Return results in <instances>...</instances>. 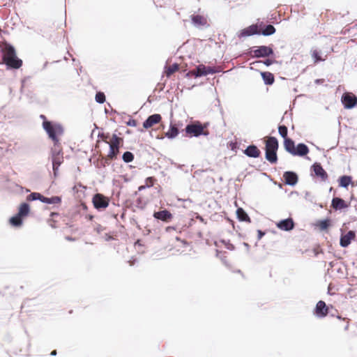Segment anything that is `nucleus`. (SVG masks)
Returning a JSON list of instances; mask_svg holds the SVG:
<instances>
[{
    "label": "nucleus",
    "instance_id": "nucleus-18",
    "mask_svg": "<svg viewBox=\"0 0 357 357\" xmlns=\"http://www.w3.org/2000/svg\"><path fill=\"white\" fill-rule=\"evenodd\" d=\"M283 178L285 183L289 185H294L298 182V176L293 172H285Z\"/></svg>",
    "mask_w": 357,
    "mask_h": 357
},
{
    "label": "nucleus",
    "instance_id": "nucleus-17",
    "mask_svg": "<svg viewBox=\"0 0 357 357\" xmlns=\"http://www.w3.org/2000/svg\"><path fill=\"white\" fill-rule=\"evenodd\" d=\"M349 206V203H347L344 199L339 197H334L331 202V207L335 210H342Z\"/></svg>",
    "mask_w": 357,
    "mask_h": 357
},
{
    "label": "nucleus",
    "instance_id": "nucleus-29",
    "mask_svg": "<svg viewBox=\"0 0 357 357\" xmlns=\"http://www.w3.org/2000/svg\"><path fill=\"white\" fill-rule=\"evenodd\" d=\"M275 32V27L271 24H268V25L264 27V29H261L260 34H262L264 36H271V35L273 34Z\"/></svg>",
    "mask_w": 357,
    "mask_h": 357
},
{
    "label": "nucleus",
    "instance_id": "nucleus-9",
    "mask_svg": "<svg viewBox=\"0 0 357 357\" xmlns=\"http://www.w3.org/2000/svg\"><path fill=\"white\" fill-rule=\"evenodd\" d=\"M53 171L54 174H56L59 166L63 162V152L61 149L58 151H54L52 155Z\"/></svg>",
    "mask_w": 357,
    "mask_h": 357
},
{
    "label": "nucleus",
    "instance_id": "nucleus-14",
    "mask_svg": "<svg viewBox=\"0 0 357 357\" xmlns=\"http://www.w3.org/2000/svg\"><path fill=\"white\" fill-rule=\"evenodd\" d=\"M162 120V116L159 114H155L149 116L147 119L143 123V127L145 129H149L155 124L159 123Z\"/></svg>",
    "mask_w": 357,
    "mask_h": 357
},
{
    "label": "nucleus",
    "instance_id": "nucleus-40",
    "mask_svg": "<svg viewBox=\"0 0 357 357\" xmlns=\"http://www.w3.org/2000/svg\"><path fill=\"white\" fill-rule=\"evenodd\" d=\"M196 75H197V70H196V68H195V69H194V70H192L189 71V72L187 73L186 76H187V77H192V76H193V77H196Z\"/></svg>",
    "mask_w": 357,
    "mask_h": 357
},
{
    "label": "nucleus",
    "instance_id": "nucleus-45",
    "mask_svg": "<svg viewBox=\"0 0 357 357\" xmlns=\"http://www.w3.org/2000/svg\"><path fill=\"white\" fill-rule=\"evenodd\" d=\"M40 119H42L43 120V121H46V117H45V115L41 114V115L40 116Z\"/></svg>",
    "mask_w": 357,
    "mask_h": 357
},
{
    "label": "nucleus",
    "instance_id": "nucleus-37",
    "mask_svg": "<svg viewBox=\"0 0 357 357\" xmlns=\"http://www.w3.org/2000/svg\"><path fill=\"white\" fill-rule=\"evenodd\" d=\"M41 198V194L38 192H32L27 196L28 201L40 200Z\"/></svg>",
    "mask_w": 357,
    "mask_h": 357
},
{
    "label": "nucleus",
    "instance_id": "nucleus-5",
    "mask_svg": "<svg viewBox=\"0 0 357 357\" xmlns=\"http://www.w3.org/2000/svg\"><path fill=\"white\" fill-rule=\"evenodd\" d=\"M207 127L208 123L202 124L199 121H195L191 124H188L185 127V130L189 137L207 136L209 134Z\"/></svg>",
    "mask_w": 357,
    "mask_h": 357
},
{
    "label": "nucleus",
    "instance_id": "nucleus-6",
    "mask_svg": "<svg viewBox=\"0 0 357 357\" xmlns=\"http://www.w3.org/2000/svg\"><path fill=\"white\" fill-rule=\"evenodd\" d=\"M284 149L293 155L305 156L309 153V149L305 144L300 143L295 147L293 140H287Z\"/></svg>",
    "mask_w": 357,
    "mask_h": 357
},
{
    "label": "nucleus",
    "instance_id": "nucleus-1",
    "mask_svg": "<svg viewBox=\"0 0 357 357\" xmlns=\"http://www.w3.org/2000/svg\"><path fill=\"white\" fill-rule=\"evenodd\" d=\"M2 63L6 65L9 69H19L22 66V60L17 56L15 48L10 44L5 43L1 49Z\"/></svg>",
    "mask_w": 357,
    "mask_h": 357
},
{
    "label": "nucleus",
    "instance_id": "nucleus-22",
    "mask_svg": "<svg viewBox=\"0 0 357 357\" xmlns=\"http://www.w3.org/2000/svg\"><path fill=\"white\" fill-rule=\"evenodd\" d=\"M191 20L195 26H205L207 24L206 18L200 15H191Z\"/></svg>",
    "mask_w": 357,
    "mask_h": 357
},
{
    "label": "nucleus",
    "instance_id": "nucleus-2",
    "mask_svg": "<svg viewBox=\"0 0 357 357\" xmlns=\"http://www.w3.org/2000/svg\"><path fill=\"white\" fill-rule=\"evenodd\" d=\"M265 157L271 164L278 162L277 151L279 147L278 141L275 137H266L264 139Z\"/></svg>",
    "mask_w": 357,
    "mask_h": 357
},
{
    "label": "nucleus",
    "instance_id": "nucleus-8",
    "mask_svg": "<svg viewBox=\"0 0 357 357\" xmlns=\"http://www.w3.org/2000/svg\"><path fill=\"white\" fill-rule=\"evenodd\" d=\"M92 202L94 207L98 210L106 208L109 205V199L99 193L93 196Z\"/></svg>",
    "mask_w": 357,
    "mask_h": 357
},
{
    "label": "nucleus",
    "instance_id": "nucleus-23",
    "mask_svg": "<svg viewBox=\"0 0 357 357\" xmlns=\"http://www.w3.org/2000/svg\"><path fill=\"white\" fill-rule=\"evenodd\" d=\"M262 79L266 84L271 85L275 81L273 75L270 72H262L261 73Z\"/></svg>",
    "mask_w": 357,
    "mask_h": 357
},
{
    "label": "nucleus",
    "instance_id": "nucleus-15",
    "mask_svg": "<svg viewBox=\"0 0 357 357\" xmlns=\"http://www.w3.org/2000/svg\"><path fill=\"white\" fill-rule=\"evenodd\" d=\"M278 229L283 231H290L294 227V222L292 218H289L285 220H282L276 224Z\"/></svg>",
    "mask_w": 357,
    "mask_h": 357
},
{
    "label": "nucleus",
    "instance_id": "nucleus-13",
    "mask_svg": "<svg viewBox=\"0 0 357 357\" xmlns=\"http://www.w3.org/2000/svg\"><path fill=\"white\" fill-rule=\"evenodd\" d=\"M197 75L196 77L205 76L209 74H214L218 72V70L211 66H206L203 64L199 65L197 68Z\"/></svg>",
    "mask_w": 357,
    "mask_h": 357
},
{
    "label": "nucleus",
    "instance_id": "nucleus-26",
    "mask_svg": "<svg viewBox=\"0 0 357 357\" xmlns=\"http://www.w3.org/2000/svg\"><path fill=\"white\" fill-rule=\"evenodd\" d=\"M179 70V65L178 63H174L169 66L165 67V74L167 77H170L172 74Z\"/></svg>",
    "mask_w": 357,
    "mask_h": 357
},
{
    "label": "nucleus",
    "instance_id": "nucleus-44",
    "mask_svg": "<svg viewBox=\"0 0 357 357\" xmlns=\"http://www.w3.org/2000/svg\"><path fill=\"white\" fill-rule=\"evenodd\" d=\"M258 234H259V238H261L262 237V236L264 235V233L262 232L261 231L259 230L258 231Z\"/></svg>",
    "mask_w": 357,
    "mask_h": 357
},
{
    "label": "nucleus",
    "instance_id": "nucleus-35",
    "mask_svg": "<svg viewBox=\"0 0 357 357\" xmlns=\"http://www.w3.org/2000/svg\"><path fill=\"white\" fill-rule=\"evenodd\" d=\"M122 158L125 162H130L134 160V155L130 151H126L123 153Z\"/></svg>",
    "mask_w": 357,
    "mask_h": 357
},
{
    "label": "nucleus",
    "instance_id": "nucleus-33",
    "mask_svg": "<svg viewBox=\"0 0 357 357\" xmlns=\"http://www.w3.org/2000/svg\"><path fill=\"white\" fill-rule=\"evenodd\" d=\"M22 216L17 214L16 215L12 217L10 219V222L13 226H16V227L20 226L22 225Z\"/></svg>",
    "mask_w": 357,
    "mask_h": 357
},
{
    "label": "nucleus",
    "instance_id": "nucleus-38",
    "mask_svg": "<svg viewBox=\"0 0 357 357\" xmlns=\"http://www.w3.org/2000/svg\"><path fill=\"white\" fill-rule=\"evenodd\" d=\"M61 202V199L60 197L54 196L50 198H48L47 204H59Z\"/></svg>",
    "mask_w": 357,
    "mask_h": 357
},
{
    "label": "nucleus",
    "instance_id": "nucleus-42",
    "mask_svg": "<svg viewBox=\"0 0 357 357\" xmlns=\"http://www.w3.org/2000/svg\"><path fill=\"white\" fill-rule=\"evenodd\" d=\"M40 201H41L43 203L47 204L48 197H44L43 195H41V198H40Z\"/></svg>",
    "mask_w": 357,
    "mask_h": 357
},
{
    "label": "nucleus",
    "instance_id": "nucleus-39",
    "mask_svg": "<svg viewBox=\"0 0 357 357\" xmlns=\"http://www.w3.org/2000/svg\"><path fill=\"white\" fill-rule=\"evenodd\" d=\"M312 57L314 59V63H317L319 61H324V59L321 57V56L319 55V53L317 50H314L312 52Z\"/></svg>",
    "mask_w": 357,
    "mask_h": 357
},
{
    "label": "nucleus",
    "instance_id": "nucleus-32",
    "mask_svg": "<svg viewBox=\"0 0 357 357\" xmlns=\"http://www.w3.org/2000/svg\"><path fill=\"white\" fill-rule=\"evenodd\" d=\"M351 182V178L348 176H342L340 177L339 183L342 187L347 188Z\"/></svg>",
    "mask_w": 357,
    "mask_h": 357
},
{
    "label": "nucleus",
    "instance_id": "nucleus-3",
    "mask_svg": "<svg viewBox=\"0 0 357 357\" xmlns=\"http://www.w3.org/2000/svg\"><path fill=\"white\" fill-rule=\"evenodd\" d=\"M100 137L105 143L109 145V151L106 158L110 160L115 159L119 153V146L123 142V138L118 137L116 134L112 136L109 141L107 140L108 136L104 134H102Z\"/></svg>",
    "mask_w": 357,
    "mask_h": 357
},
{
    "label": "nucleus",
    "instance_id": "nucleus-48",
    "mask_svg": "<svg viewBox=\"0 0 357 357\" xmlns=\"http://www.w3.org/2000/svg\"><path fill=\"white\" fill-rule=\"evenodd\" d=\"M135 244L140 245L139 240H138V241L135 243Z\"/></svg>",
    "mask_w": 357,
    "mask_h": 357
},
{
    "label": "nucleus",
    "instance_id": "nucleus-41",
    "mask_svg": "<svg viewBox=\"0 0 357 357\" xmlns=\"http://www.w3.org/2000/svg\"><path fill=\"white\" fill-rule=\"evenodd\" d=\"M275 62V60L273 59H266L265 61H264V63L266 66H270L273 64Z\"/></svg>",
    "mask_w": 357,
    "mask_h": 357
},
{
    "label": "nucleus",
    "instance_id": "nucleus-4",
    "mask_svg": "<svg viewBox=\"0 0 357 357\" xmlns=\"http://www.w3.org/2000/svg\"><path fill=\"white\" fill-rule=\"evenodd\" d=\"M43 127L48 134L49 137L54 142V146L56 147L59 142L58 136L61 135L63 132L62 126L58 123H52L50 121H45L43 123Z\"/></svg>",
    "mask_w": 357,
    "mask_h": 357
},
{
    "label": "nucleus",
    "instance_id": "nucleus-11",
    "mask_svg": "<svg viewBox=\"0 0 357 357\" xmlns=\"http://www.w3.org/2000/svg\"><path fill=\"white\" fill-rule=\"evenodd\" d=\"M342 102L345 108L351 109L357 104V98L349 93H344L342 97Z\"/></svg>",
    "mask_w": 357,
    "mask_h": 357
},
{
    "label": "nucleus",
    "instance_id": "nucleus-16",
    "mask_svg": "<svg viewBox=\"0 0 357 357\" xmlns=\"http://www.w3.org/2000/svg\"><path fill=\"white\" fill-rule=\"evenodd\" d=\"M356 238V233L354 231H349L346 234H342L340 238V244L342 247H347Z\"/></svg>",
    "mask_w": 357,
    "mask_h": 357
},
{
    "label": "nucleus",
    "instance_id": "nucleus-47",
    "mask_svg": "<svg viewBox=\"0 0 357 357\" xmlns=\"http://www.w3.org/2000/svg\"><path fill=\"white\" fill-rule=\"evenodd\" d=\"M66 239L68 241H73L74 240L73 238L69 237V236L66 237Z\"/></svg>",
    "mask_w": 357,
    "mask_h": 357
},
{
    "label": "nucleus",
    "instance_id": "nucleus-21",
    "mask_svg": "<svg viewBox=\"0 0 357 357\" xmlns=\"http://www.w3.org/2000/svg\"><path fill=\"white\" fill-rule=\"evenodd\" d=\"M244 153L250 158H258L261 151L255 145H250L244 151Z\"/></svg>",
    "mask_w": 357,
    "mask_h": 357
},
{
    "label": "nucleus",
    "instance_id": "nucleus-43",
    "mask_svg": "<svg viewBox=\"0 0 357 357\" xmlns=\"http://www.w3.org/2000/svg\"><path fill=\"white\" fill-rule=\"evenodd\" d=\"M136 121L135 120H132V121H130L128 123V125L130 126H136Z\"/></svg>",
    "mask_w": 357,
    "mask_h": 357
},
{
    "label": "nucleus",
    "instance_id": "nucleus-34",
    "mask_svg": "<svg viewBox=\"0 0 357 357\" xmlns=\"http://www.w3.org/2000/svg\"><path fill=\"white\" fill-rule=\"evenodd\" d=\"M317 226L321 230H326L330 226L329 220H320L317 222Z\"/></svg>",
    "mask_w": 357,
    "mask_h": 357
},
{
    "label": "nucleus",
    "instance_id": "nucleus-31",
    "mask_svg": "<svg viewBox=\"0 0 357 357\" xmlns=\"http://www.w3.org/2000/svg\"><path fill=\"white\" fill-rule=\"evenodd\" d=\"M29 212V206L26 203H23L20 206L18 215L22 217L26 216Z\"/></svg>",
    "mask_w": 357,
    "mask_h": 357
},
{
    "label": "nucleus",
    "instance_id": "nucleus-46",
    "mask_svg": "<svg viewBox=\"0 0 357 357\" xmlns=\"http://www.w3.org/2000/svg\"><path fill=\"white\" fill-rule=\"evenodd\" d=\"M50 354L52 356H56V350L52 351Z\"/></svg>",
    "mask_w": 357,
    "mask_h": 357
},
{
    "label": "nucleus",
    "instance_id": "nucleus-25",
    "mask_svg": "<svg viewBox=\"0 0 357 357\" xmlns=\"http://www.w3.org/2000/svg\"><path fill=\"white\" fill-rule=\"evenodd\" d=\"M278 132L281 135V137L284 138V147L285 148V143L287 142V140H292L291 139H290L287 137V132H288L287 127L284 125L279 126Z\"/></svg>",
    "mask_w": 357,
    "mask_h": 357
},
{
    "label": "nucleus",
    "instance_id": "nucleus-27",
    "mask_svg": "<svg viewBox=\"0 0 357 357\" xmlns=\"http://www.w3.org/2000/svg\"><path fill=\"white\" fill-rule=\"evenodd\" d=\"M156 181V179L154 177L150 176L146 178L145 180V184L143 185H140L138 188L139 191H142V190H144L146 188H150L152 187L155 182Z\"/></svg>",
    "mask_w": 357,
    "mask_h": 357
},
{
    "label": "nucleus",
    "instance_id": "nucleus-20",
    "mask_svg": "<svg viewBox=\"0 0 357 357\" xmlns=\"http://www.w3.org/2000/svg\"><path fill=\"white\" fill-rule=\"evenodd\" d=\"M153 217L156 219L167 222L172 218V215L169 211L167 210H163L155 212L153 214Z\"/></svg>",
    "mask_w": 357,
    "mask_h": 357
},
{
    "label": "nucleus",
    "instance_id": "nucleus-7",
    "mask_svg": "<svg viewBox=\"0 0 357 357\" xmlns=\"http://www.w3.org/2000/svg\"><path fill=\"white\" fill-rule=\"evenodd\" d=\"M263 26V22L257 23L255 24H252L242 30H241L238 33V37L239 38H245L248 36H250L255 34L261 33V28Z\"/></svg>",
    "mask_w": 357,
    "mask_h": 357
},
{
    "label": "nucleus",
    "instance_id": "nucleus-30",
    "mask_svg": "<svg viewBox=\"0 0 357 357\" xmlns=\"http://www.w3.org/2000/svg\"><path fill=\"white\" fill-rule=\"evenodd\" d=\"M178 134V130L174 125H171L169 130L166 132V136L168 138H174Z\"/></svg>",
    "mask_w": 357,
    "mask_h": 357
},
{
    "label": "nucleus",
    "instance_id": "nucleus-19",
    "mask_svg": "<svg viewBox=\"0 0 357 357\" xmlns=\"http://www.w3.org/2000/svg\"><path fill=\"white\" fill-rule=\"evenodd\" d=\"M312 168L315 175L320 177L323 181H326L328 178V174L323 169L320 164H314Z\"/></svg>",
    "mask_w": 357,
    "mask_h": 357
},
{
    "label": "nucleus",
    "instance_id": "nucleus-36",
    "mask_svg": "<svg viewBox=\"0 0 357 357\" xmlns=\"http://www.w3.org/2000/svg\"><path fill=\"white\" fill-rule=\"evenodd\" d=\"M96 101L98 103H103L105 102V96L102 92H98L96 94Z\"/></svg>",
    "mask_w": 357,
    "mask_h": 357
},
{
    "label": "nucleus",
    "instance_id": "nucleus-12",
    "mask_svg": "<svg viewBox=\"0 0 357 357\" xmlns=\"http://www.w3.org/2000/svg\"><path fill=\"white\" fill-rule=\"evenodd\" d=\"M314 314L320 318L325 317L328 314V307L326 305V303L323 301H319L314 309Z\"/></svg>",
    "mask_w": 357,
    "mask_h": 357
},
{
    "label": "nucleus",
    "instance_id": "nucleus-24",
    "mask_svg": "<svg viewBox=\"0 0 357 357\" xmlns=\"http://www.w3.org/2000/svg\"><path fill=\"white\" fill-rule=\"evenodd\" d=\"M236 215L239 220L250 222V218L242 208H238Z\"/></svg>",
    "mask_w": 357,
    "mask_h": 357
},
{
    "label": "nucleus",
    "instance_id": "nucleus-28",
    "mask_svg": "<svg viewBox=\"0 0 357 357\" xmlns=\"http://www.w3.org/2000/svg\"><path fill=\"white\" fill-rule=\"evenodd\" d=\"M59 217V214L57 213H51L50 214V218L48 219V224L52 228H56L57 227V222L58 220L56 218Z\"/></svg>",
    "mask_w": 357,
    "mask_h": 357
},
{
    "label": "nucleus",
    "instance_id": "nucleus-10",
    "mask_svg": "<svg viewBox=\"0 0 357 357\" xmlns=\"http://www.w3.org/2000/svg\"><path fill=\"white\" fill-rule=\"evenodd\" d=\"M251 52L252 54V56L257 58L266 57L273 54V49L265 45L259 46L256 50H252Z\"/></svg>",
    "mask_w": 357,
    "mask_h": 357
}]
</instances>
